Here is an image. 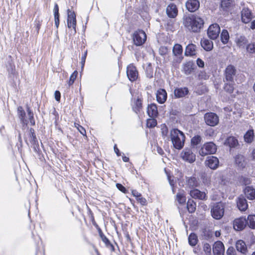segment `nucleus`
Listing matches in <instances>:
<instances>
[{
    "label": "nucleus",
    "instance_id": "obj_1",
    "mask_svg": "<svg viewBox=\"0 0 255 255\" xmlns=\"http://www.w3.org/2000/svg\"><path fill=\"white\" fill-rule=\"evenodd\" d=\"M203 19L198 16H187L184 19V25L189 30L198 32L204 24Z\"/></svg>",
    "mask_w": 255,
    "mask_h": 255
},
{
    "label": "nucleus",
    "instance_id": "obj_2",
    "mask_svg": "<svg viewBox=\"0 0 255 255\" xmlns=\"http://www.w3.org/2000/svg\"><path fill=\"white\" fill-rule=\"evenodd\" d=\"M170 137L175 148L180 149L183 147L185 136L182 131L177 129H172L170 131Z\"/></svg>",
    "mask_w": 255,
    "mask_h": 255
},
{
    "label": "nucleus",
    "instance_id": "obj_3",
    "mask_svg": "<svg viewBox=\"0 0 255 255\" xmlns=\"http://www.w3.org/2000/svg\"><path fill=\"white\" fill-rule=\"evenodd\" d=\"M224 204L219 202L215 204L211 209L212 217L217 220L220 219L224 214Z\"/></svg>",
    "mask_w": 255,
    "mask_h": 255
},
{
    "label": "nucleus",
    "instance_id": "obj_4",
    "mask_svg": "<svg viewBox=\"0 0 255 255\" xmlns=\"http://www.w3.org/2000/svg\"><path fill=\"white\" fill-rule=\"evenodd\" d=\"M217 150V146L213 142L205 143L199 150L201 155L204 156L208 154H214Z\"/></svg>",
    "mask_w": 255,
    "mask_h": 255
},
{
    "label": "nucleus",
    "instance_id": "obj_5",
    "mask_svg": "<svg viewBox=\"0 0 255 255\" xmlns=\"http://www.w3.org/2000/svg\"><path fill=\"white\" fill-rule=\"evenodd\" d=\"M132 38L135 45L140 46L143 44L145 41L146 35L143 30H138L134 32Z\"/></svg>",
    "mask_w": 255,
    "mask_h": 255
},
{
    "label": "nucleus",
    "instance_id": "obj_6",
    "mask_svg": "<svg viewBox=\"0 0 255 255\" xmlns=\"http://www.w3.org/2000/svg\"><path fill=\"white\" fill-rule=\"evenodd\" d=\"M204 120L206 124L210 126L214 127L219 123V117L213 113H208L204 115Z\"/></svg>",
    "mask_w": 255,
    "mask_h": 255
},
{
    "label": "nucleus",
    "instance_id": "obj_7",
    "mask_svg": "<svg viewBox=\"0 0 255 255\" xmlns=\"http://www.w3.org/2000/svg\"><path fill=\"white\" fill-rule=\"evenodd\" d=\"M236 74V69L232 65H228L225 70V76L226 82H233L234 77Z\"/></svg>",
    "mask_w": 255,
    "mask_h": 255
},
{
    "label": "nucleus",
    "instance_id": "obj_8",
    "mask_svg": "<svg viewBox=\"0 0 255 255\" xmlns=\"http://www.w3.org/2000/svg\"><path fill=\"white\" fill-rule=\"evenodd\" d=\"M220 32L219 25L217 23L213 24L208 28V35L211 39H215L218 37Z\"/></svg>",
    "mask_w": 255,
    "mask_h": 255
},
{
    "label": "nucleus",
    "instance_id": "obj_9",
    "mask_svg": "<svg viewBox=\"0 0 255 255\" xmlns=\"http://www.w3.org/2000/svg\"><path fill=\"white\" fill-rule=\"evenodd\" d=\"M67 25L69 28H72L74 33H76V19L75 13L70 9L67 10Z\"/></svg>",
    "mask_w": 255,
    "mask_h": 255
},
{
    "label": "nucleus",
    "instance_id": "obj_10",
    "mask_svg": "<svg viewBox=\"0 0 255 255\" xmlns=\"http://www.w3.org/2000/svg\"><path fill=\"white\" fill-rule=\"evenodd\" d=\"M181 158L185 161L190 163L193 162L196 159L195 155L189 149H185L181 153Z\"/></svg>",
    "mask_w": 255,
    "mask_h": 255
},
{
    "label": "nucleus",
    "instance_id": "obj_11",
    "mask_svg": "<svg viewBox=\"0 0 255 255\" xmlns=\"http://www.w3.org/2000/svg\"><path fill=\"white\" fill-rule=\"evenodd\" d=\"M127 74L129 80L131 81H135L138 77V72L136 67L132 64L127 67Z\"/></svg>",
    "mask_w": 255,
    "mask_h": 255
},
{
    "label": "nucleus",
    "instance_id": "obj_12",
    "mask_svg": "<svg viewBox=\"0 0 255 255\" xmlns=\"http://www.w3.org/2000/svg\"><path fill=\"white\" fill-rule=\"evenodd\" d=\"M213 252L214 255H224L225 248L222 242L217 241L213 244Z\"/></svg>",
    "mask_w": 255,
    "mask_h": 255
},
{
    "label": "nucleus",
    "instance_id": "obj_13",
    "mask_svg": "<svg viewBox=\"0 0 255 255\" xmlns=\"http://www.w3.org/2000/svg\"><path fill=\"white\" fill-rule=\"evenodd\" d=\"M247 225V220L245 218L241 217L234 220L233 227L235 230L240 231L243 230Z\"/></svg>",
    "mask_w": 255,
    "mask_h": 255
},
{
    "label": "nucleus",
    "instance_id": "obj_14",
    "mask_svg": "<svg viewBox=\"0 0 255 255\" xmlns=\"http://www.w3.org/2000/svg\"><path fill=\"white\" fill-rule=\"evenodd\" d=\"M242 20L245 23H248L253 18L251 11L247 7L244 8L241 11Z\"/></svg>",
    "mask_w": 255,
    "mask_h": 255
},
{
    "label": "nucleus",
    "instance_id": "obj_15",
    "mask_svg": "<svg viewBox=\"0 0 255 255\" xmlns=\"http://www.w3.org/2000/svg\"><path fill=\"white\" fill-rule=\"evenodd\" d=\"M200 6V2L198 0H188L186 3L187 9L190 12H194Z\"/></svg>",
    "mask_w": 255,
    "mask_h": 255
},
{
    "label": "nucleus",
    "instance_id": "obj_16",
    "mask_svg": "<svg viewBox=\"0 0 255 255\" xmlns=\"http://www.w3.org/2000/svg\"><path fill=\"white\" fill-rule=\"evenodd\" d=\"M190 195L192 198L195 199L206 200L207 198L206 194L205 192H201L196 189L191 190L190 192Z\"/></svg>",
    "mask_w": 255,
    "mask_h": 255
},
{
    "label": "nucleus",
    "instance_id": "obj_17",
    "mask_svg": "<svg viewBox=\"0 0 255 255\" xmlns=\"http://www.w3.org/2000/svg\"><path fill=\"white\" fill-rule=\"evenodd\" d=\"M166 13L170 18L175 17L178 13V9L176 5L173 3H170L166 8Z\"/></svg>",
    "mask_w": 255,
    "mask_h": 255
},
{
    "label": "nucleus",
    "instance_id": "obj_18",
    "mask_svg": "<svg viewBox=\"0 0 255 255\" xmlns=\"http://www.w3.org/2000/svg\"><path fill=\"white\" fill-rule=\"evenodd\" d=\"M200 185L199 179L195 177H189L186 178V185L188 188H194L198 187Z\"/></svg>",
    "mask_w": 255,
    "mask_h": 255
},
{
    "label": "nucleus",
    "instance_id": "obj_19",
    "mask_svg": "<svg viewBox=\"0 0 255 255\" xmlns=\"http://www.w3.org/2000/svg\"><path fill=\"white\" fill-rule=\"evenodd\" d=\"M237 205L238 209L241 211H246L248 207L247 200L242 196L238 197L237 200Z\"/></svg>",
    "mask_w": 255,
    "mask_h": 255
},
{
    "label": "nucleus",
    "instance_id": "obj_20",
    "mask_svg": "<svg viewBox=\"0 0 255 255\" xmlns=\"http://www.w3.org/2000/svg\"><path fill=\"white\" fill-rule=\"evenodd\" d=\"M156 99L160 104L164 103L167 99V93L163 89H160L156 93Z\"/></svg>",
    "mask_w": 255,
    "mask_h": 255
},
{
    "label": "nucleus",
    "instance_id": "obj_21",
    "mask_svg": "<svg viewBox=\"0 0 255 255\" xmlns=\"http://www.w3.org/2000/svg\"><path fill=\"white\" fill-rule=\"evenodd\" d=\"M207 165L212 169H216L219 166V161L215 156H210L206 161Z\"/></svg>",
    "mask_w": 255,
    "mask_h": 255
},
{
    "label": "nucleus",
    "instance_id": "obj_22",
    "mask_svg": "<svg viewBox=\"0 0 255 255\" xmlns=\"http://www.w3.org/2000/svg\"><path fill=\"white\" fill-rule=\"evenodd\" d=\"M202 47L207 51H210L213 48V42L208 39H203L201 40Z\"/></svg>",
    "mask_w": 255,
    "mask_h": 255
},
{
    "label": "nucleus",
    "instance_id": "obj_23",
    "mask_svg": "<svg viewBox=\"0 0 255 255\" xmlns=\"http://www.w3.org/2000/svg\"><path fill=\"white\" fill-rule=\"evenodd\" d=\"M236 247L238 251L243 254H246L248 252L246 243L243 240H239L236 242Z\"/></svg>",
    "mask_w": 255,
    "mask_h": 255
},
{
    "label": "nucleus",
    "instance_id": "obj_24",
    "mask_svg": "<svg viewBox=\"0 0 255 255\" xmlns=\"http://www.w3.org/2000/svg\"><path fill=\"white\" fill-rule=\"evenodd\" d=\"M147 113L151 118L156 117L158 115L157 108L155 104H152L147 107Z\"/></svg>",
    "mask_w": 255,
    "mask_h": 255
},
{
    "label": "nucleus",
    "instance_id": "obj_25",
    "mask_svg": "<svg viewBox=\"0 0 255 255\" xmlns=\"http://www.w3.org/2000/svg\"><path fill=\"white\" fill-rule=\"evenodd\" d=\"M245 194L247 198L250 200L255 199V189L252 187H247L245 189Z\"/></svg>",
    "mask_w": 255,
    "mask_h": 255
},
{
    "label": "nucleus",
    "instance_id": "obj_26",
    "mask_svg": "<svg viewBox=\"0 0 255 255\" xmlns=\"http://www.w3.org/2000/svg\"><path fill=\"white\" fill-rule=\"evenodd\" d=\"M188 90L187 88H177L174 90V95L176 98H182L187 95Z\"/></svg>",
    "mask_w": 255,
    "mask_h": 255
},
{
    "label": "nucleus",
    "instance_id": "obj_27",
    "mask_svg": "<svg viewBox=\"0 0 255 255\" xmlns=\"http://www.w3.org/2000/svg\"><path fill=\"white\" fill-rule=\"evenodd\" d=\"M234 5V0H222L221 7L224 10H229Z\"/></svg>",
    "mask_w": 255,
    "mask_h": 255
},
{
    "label": "nucleus",
    "instance_id": "obj_28",
    "mask_svg": "<svg viewBox=\"0 0 255 255\" xmlns=\"http://www.w3.org/2000/svg\"><path fill=\"white\" fill-rule=\"evenodd\" d=\"M235 163L239 168H244L246 165L245 159L242 155H237L235 157Z\"/></svg>",
    "mask_w": 255,
    "mask_h": 255
},
{
    "label": "nucleus",
    "instance_id": "obj_29",
    "mask_svg": "<svg viewBox=\"0 0 255 255\" xmlns=\"http://www.w3.org/2000/svg\"><path fill=\"white\" fill-rule=\"evenodd\" d=\"M196 45L193 44H189L186 48L185 55L194 56L196 54Z\"/></svg>",
    "mask_w": 255,
    "mask_h": 255
},
{
    "label": "nucleus",
    "instance_id": "obj_30",
    "mask_svg": "<svg viewBox=\"0 0 255 255\" xmlns=\"http://www.w3.org/2000/svg\"><path fill=\"white\" fill-rule=\"evenodd\" d=\"M254 132L253 129H250L247 131L244 135V139L246 142L251 143L254 138Z\"/></svg>",
    "mask_w": 255,
    "mask_h": 255
},
{
    "label": "nucleus",
    "instance_id": "obj_31",
    "mask_svg": "<svg viewBox=\"0 0 255 255\" xmlns=\"http://www.w3.org/2000/svg\"><path fill=\"white\" fill-rule=\"evenodd\" d=\"M176 200L180 204H183L186 202L185 192L183 190L179 191L176 195Z\"/></svg>",
    "mask_w": 255,
    "mask_h": 255
},
{
    "label": "nucleus",
    "instance_id": "obj_32",
    "mask_svg": "<svg viewBox=\"0 0 255 255\" xmlns=\"http://www.w3.org/2000/svg\"><path fill=\"white\" fill-rule=\"evenodd\" d=\"M196 208V204L192 200H189L187 203V208L190 213L195 212Z\"/></svg>",
    "mask_w": 255,
    "mask_h": 255
},
{
    "label": "nucleus",
    "instance_id": "obj_33",
    "mask_svg": "<svg viewBox=\"0 0 255 255\" xmlns=\"http://www.w3.org/2000/svg\"><path fill=\"white\" fill-rule=\"evenodd\" d=\"M247 224L250 228L252 229L255 228V215H250L248 217Z\"/></svg>",
    "mask_w": 255,
    "mask_h": 255
},
{
    "label": "nucleus",
    "instance_id": "obj_34",
    "mask_svg": "<svg viewBox=\"0 0 255 255\" xmlns=\"http://www.w3.org/2000/svg\"><path fill=\"white\" fill-rule=\"evenodd\" d=\"M248 40L245 36H240L236 40V43L239 47H244L247 43Z\"/></svg>",
    "mask_w": 255,
    "mask_h": 255
},
{
    "label": "nucleus",
    "instance_id": "obj_35",
    "mask_svg": "<svg viewBox=\"0 0 255 255\" xmlns=\"http://www.w3.org/2000/svg\"><path fill=\"white\" fill-rule=\"evenodd\" d=\"M226 82L224 86L225 90L229 93H233L234 90V81H233L232 82Z\"/></svg>",
    "mask_w": 255,
    "mask_h": 255
},
{
    "label": "nucleus",
    "instance_id": "obj_36",
    "mask_svg": "<svg viewBox=\"0 0 255 255\" xmlns=\"http://www.w3.org/2000/svg\"><path fill=\"white\" fill-rule=\"evenodd\" d=\"M221 38L222 42L224 44H226L228 43L229 39V34L227 30L224 29L223 30L221 34Z\"/></svg>",
    "mask_w": 255,
    "mask_h": 255
},
{
    "label": "nucleus",
    "instance_id": "obj_37",
    "mask_svg": "<svg viewBox=\"0 0 255 255\" xmlns=\"http://www.w3.org/2000/svg\"><path fill=\"white\" fill-rule=\"evenodd\" d=\"M183 49L181 45L176 44H175L173 48V53L174 55L177 56L181 55L182 53Z\"/></svg>",
    "mask_w": 255,
    "mask_h": 255
},
{
    "label": "nucleus",
    "instance_id": "obj_38",
    "mask_svg": "<svg viewBox=\"0 0 255 255\" xmlns=\"http://www.w3.org/2000/svg\"><path fill=\"white\" fill-rule=\"evenodd\" d=\"M36 139V138L35 135L34 134V130L33 129L30 128L28 133V138L26 139V140L27 141L28 140L31 143L33 144L35 143Z\"/></svg>",
    "mask_w": 255,
    "mask_h": 255
},
{
    "label": "nucleus",
    "instance_id": "obj_39",
    "mask_svg": "<svg viewBox=\"0 0 255 255\" xmlns=\"http://www.w3.org/2000/svg\"><path fill=\"white\" fill-rule=\"evenodd\" d=\"M189 244L192 246H195L198 241L197 237L195 234H191L188 238Z\"/></svg>",
    "mask_w": 255,
    "mask_h": 255
},
{
    "label": "nucleus",
    "instance_id": "obj_40",
    "mask_svg": "<svg viewBox=\"0 0 255 255\" xmlns=\"http://www.w3.org/2000/svg\"><path fill=\"white\" fill-rule=\"evenodd\" d=\"M18 112L19 118H20L22 122L24 124H26L27 121L25 119V113L21 107H19L18 108Z\"/></svg>",
    "mask_w": 255,
    "mask_h": 255
},
{
    "label": "nucleus",
    "instance_id": "obj_41",
    "mask_svg": "<svg viewBox=\"0 0 255 255\" xmlns=\"http://www.w3.org/2000/svg\"><path fill=\"white\" fill-rule=\"evenodd\" d=\"M226 142L231 147H234L238 144L237 139L233 136H230L227 139Z\"/></svg>",
    "mask_w": 255,
    "mask_h": 255
},
{
    "label": "nucleus",
    "instance_id": "obj_42",
    "mask_svg": "<svg viewBox=\"0 0 255 255\" xmlns=\"http://www.w3.org/2000/svg\"><path fill=\"white\" fill-rule=\"evenodd\" d=\"M183 70L186 75L190 74L192 71L191 64L189 63L185 64L183 66Z\"/></svg>",
    "mask_w": 255,
    "mask_h": 255
},
{
    "label": "nucleus",
    "instance_id": "obj_43",
    "mask_svg": "<svg viewBox=\"0 0 255 255\" xmlns=\"http://www.w3.org/2000/svg\"><path fill=\"white\" fill-rule=\"evenodd\" d=\"M77 75H78V72L77 71H75L71 75L70 77V79L68 81V84L69 86H71L72 85L75 79H76L77 77Z\"/></svg>",
    "mask_w": 255,
    "mask_h": 255
},
{
    "label": "nucleus",
    "instance_id": "obj_44",
    "mask_svg": "<svg viewBox=\"0 0 255 255\" xmlns=\"http://www.w3.org/2000/svg\"><path fill=\"white\" fill-rule=\"evenodd\" d=\"M203 251L206 254V255H211V246L208 244L205 243L203 245Z\"/></svg>",
    "mask_w": 255,
    "mask_h": 255
},
{
    "label": "nucleus",
    "instance_id": "obj_45",
    "mask_svg": "<svg viewBox=\"0 0 255 255\" xmlns=\"http://www.w3.org/2000/svg\"><path fill=\"white\" fill-rule=\"evenodd\" d=\"M157 124L156 121L154 119H150L147 120L146 125L148 128H153L156 126Z\"/></svg>",
    "mask_w": 255,
    "mask_h": 255
},
{
    "label": "nucleus",
    "instance_id": "obj_46",
    "mask_svg": "<svg viewBox=\"0 0 255 255\" xmlns=\"http://www.w3.org/2000/svg\"><path fill=\"white\" fill-rule=\"evenodd\" d=\"M27 111L30 124L31 126H34L35 125V122L33 118V114L29 108H27Z\"/></svg>",
    "mask_w": 255,
    "mask_h": 255
},
{
    "label": "nucleus",
    "instance_id": "obj_47",
    "mask_svg": "<svg viewBox=\"0 0 255 255\" xmlns=\"http://www.w3.org/2000/svg\"><path fill=\"white\" fill-rule=\"evenodd\" d=\"M247 51L251 53H255V43L249 44L247 47Z\"/></svg>",
    "mask_w": 255,
    "mask_h": 255
},
{
    "label": "nucleus",
    "instance_id": "obj_48",
    "mask_svg": "<svg viewBox=\"0 0 255 255\" xmlns=\"http://www.w3.org/2000/svg\"><path fill=\"white\" fill-rule=\"evenodd\" d=\"M75 127L77 128L79 131L83 135L86 136V130L85 128L79 124H74Z\"/></svg>",
    "mask_w": 255,
    "mask_h": 255
},
{
    "label": "nucleus",
    "instance_id": "obj_49",
    "mask_svg": "<svg viewBox=\"0 0 255 255\" xmlns=\"http://www.w3.org/2000/svg\"><path fill=\"white\" fill-rule=\"evenodd\" d=\"M168 50L165 46H161L159 49V53L161 55H165L167 54Z\"/></svg>",
    "mask_w": 255,
    "mask_h": 255
},
{
    "label": "nucleus",
    "instance_id": "obj_50",
    "mask_svg": "<svg viewBox=\"0 0 255 255\" xmlns=\"http://www.w3.org/2000/svg\"><path fill=\"white\" fill-rule=\"evenodd\" d=\"M116 187L118 188L119 190H120L121 191L124 193H126L127 191L126 188L120 183H117L116 184Z\"/></svg>",
    "mask_w": 255,
    "mask_h": 255
},
{
    "label": "nucleus",
    "instance_id": "obj_51",
    "mask_svg": "<svg viewBox=\"0 0 255 255\" xmlns=\"http://www.w3.org/2000/svg\"><path fill=\"white\" fill-rule=\"evenodd\" d=\"M236 252L233 247H230L227 251V255H235Z\"/></svg>",
    "mask_w": 255,
    "mask_h": 255
},
{
    "label": "nucleus",
    "instance_id": "obj_52",
    "mask_svg": "<svg viewBox=\"0 0 255 255\" xmlns=\"http://www.w3.org/2000/svg\"><path fill=\"white\" fill-rule=\"evenodd\" d=\"M201 141V137L200 136H197L194 137L192 139V142L196 144H198Z\"/></svg>",
    "mask_w": 255,
    "mask_h": 255
},
{
    "label": "nucleus",
    "instance_id": "obj_53",
    "mask_svg": "<svg viewBox=\"0 0 255 255\" xmlns=\"http://www.w3.org/2000/svg\"><path fill=\"white\" fill-rule=\"evenodd\" d=\"M137 200L142 205H144L146 204V200L145 198H143L141 195L140 196V197H137L136 198Z\"/></svg>",
    "mask_w": 255,
    "mask_h": 255
},
{
    "label": "nucleus",
    "instance_id": "obj_54",
    "mask_svg": "<svg viewBox=\"0 0 255 255\" xmlns=\"http://www.w3.org/2000/svg\"><path fill=\"white\" fill-rule=\"evenodd\" d=\"M100 236L101 237V239H102L103 242H104L106 245H108L110 244L109 240L108 239V238L106 236H105L104 235H103L102 234H100Z\"/></svg>",
    "mask_w": 255,
    "mask_h": 255
},
{
    "label": "nucleus",
    "instance_id": "obj_55",
    "mask_svg": "<svg viewBox=\"0 0 255 255\" xmlns=\"http://www.w3.org/2000/svg\"><path fill=\"white\" fill-rule=\"evenodd\" d=\"M87 52L86 51L85 52L84 54L82 56V57L81 58V65H82V69L83 68V67L84 66L85 60H86V56H87Z\"/></svg>",
    "mask_w": 255,
    "mask_h": 255
},
{
    "label": "nucleus",
    "instance_id": "obj_56",
    "mask_svg": "<svg viewBox=\"0 0 255 255\" xmlns=\"http://www.w3.org/2000/svg\"><path fill=\"white\" fill-rule=\"evenodd\" d=\"M197 65L201 68H203L204 66V61L200 58H198L197 60Z\"/></svg>",
    "mask_w": 255,
    "mask_h": 255
},
{
    "label": "nucleus",
    "instance_id": "obj_57",
    "mask_svg": "<svg viewBox=\"0 0 255 255\" xmlns=\"http://www.w3.org/2000/svg\"><path fill=\"white\" fill-rule=\"evenodd\" d=\"M54 16H59V8L57 4H55V6L54 8Z\"/></svg>",
    "mask_w": 255,
    "mask_h": 255
},
{
    "label": "nucleus",
    "instance_id": "obj_58",
    "mask_svg": "<svg viewBox=\"0 0 255 255\" xmlns=\"http://www.w3.org/2000/svg\"><path fill=\"white\" fill-rule=\"evenodd\" d=\"M54 96L56 100L57 101H59L61 97V94L60 92L58 91H56L55 92Z\"/></svg>",
    "mask_w": 255,
    "mask_h": 255
},
{
    "label": "nucleus",
    "instance_id": "obj_59",
    "mask_svg": "<svg viewBox=\"0 0 255 255\" xmlns=\"http://www.w3.org/2000/svg\"><path fill=\"white\" fill-rule=\"evenodd\" d=\"M162 134L164 136H166L168 133V128H167L164 126L163 128H162Z\"/></svg>",
    "mask_w": 255,
    "mask_h": 255
},
{
    "label": "nucleus",
    "instance_id": "obj_60",
    "mask_svg": "<svg viewBox=\"0 0 255 255\" xmlns=\"http://www.w3.org/2000/svg\"><path fill=\"white\" fill-rule=\"evenodd\" d=\"M132 194L136 198H137V197H140V196L141 195L140 193H139V192H138L136 190H132Z\"/></svg>",
    "mask_w": 255,
    "mask_h": 255
},
{
    "label": "nucleus",
    "instance_id": "obj_61",
    "mask_svg": "<svg viewBox=\"0 0 255 255\" xmlns=\"http://www.w3.org/2000/svg\"><path fill=\"white\" fill-rule=\"evenodd\" d=\"M55 17V24L57 27H58L59 24V16H54Z\"/></svg>",
    "mask_w": 255,
    "mask_h": 255
},
{
    "label": "nucleus",
    "instance_id": "obj_62",
    "mask_svg": "<svg viewBox=\"0 0 255 255\" xmlns=\"http://www.w3.org/2000/svg\"><path fill=\"white\" fill-rule=\"evenodd\" d=\"M40 26H41V22L40 21H38L36 24V29L37 32L38 33L40 29Z\"/></svg>",
    "mask_w": 255,
    "mask_h": 255
},
{
    "label": "nucleus",
    "instance_id": "obj_63",
    "mask_svg": "<svg viewBox=\"0 0 255 255\" xmlns=\"http://www.w3.org/2000/svg\"><path fill=\"white\" fill-rule=\"evenodd\" d=\"M244 182L245 184H249L251 183V180L248 178H244Z\"/></svg>",
    "mask_w": 255,
    "mask_h": 255
},
{
    "label": "nucleus",
    "instance_id": "obj_64",
    "mask_svg": "<svg viewBox=\"0 0 255 255\" xmlns=\"http://www.w3.org/2000/svg\"><path fill=\"white\" fill-rule=\"evenodd\" d=\"M114 150H115V152L116 153V154H117L118 156H120V150L118 148L117 146V145H115L114 146Z\"/></svg>",
    "mask_w": 255,
    "mask_h": 255
}]
</instances>
